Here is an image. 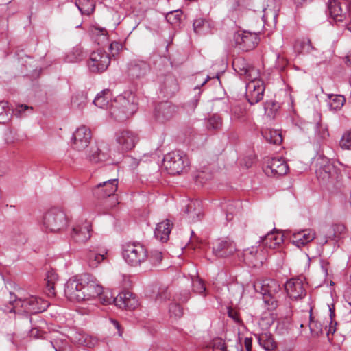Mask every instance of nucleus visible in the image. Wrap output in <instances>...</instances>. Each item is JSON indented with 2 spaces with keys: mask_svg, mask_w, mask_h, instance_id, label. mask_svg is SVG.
<instances>
[{
  "mask_svg": "<svg viewBox=\"0 0 351 351\" xmlns=\"http://www.w3.org/2000/svg\"><path fill=\"white\" fill-rule=\"evenodd\" d=\"M65 296L71 301L83 302L99 297L104 305L114 303L115 297L104 288L97 278L90 274H84L67 280L64 286Z\"/></svg>",
  "mask_w": 351,
  "mask_h": 351,
  "instance_id": "obj_1",
  "label": "nucleus"
},
{
  "mask_svg": "<svg viewBox=\"0 0 351 351\" xmlns=\"http://www.w3.org/2000/svg\"><path fill=\"white\" fill-rule=\"evenodd\" d=\"M138 108V99L135 93L127 90L118 95L111 103L110 113L116 120L123 121L132 116Z\"/></svg>",
  "mask_w": 351,
  "mask_h": 351,
  "instance_id": "obj_2",
  "label": "nucleus"
},
{
  "mask_svg": "<svg viewBox=\"0 0 351 351\" xmlns=\"http://www.w3.org/2000/svg\"><path fill=\"white\" fill-rule=\"evenodd\" d=\"M69 219L65 212L58 208H51L45 212L41 219L40 224L46 230L51 232H60L69 225Z\"/></svg>",
  "mask_w": 351,
  "mask_h": 351,
  "instance_id": "obj_3",
  "label": "nucleus"
},
{
  "mask_svg": "<svg viewBox=\"0 0 351 351\" xmlns=\"http://www.w3.org/2000/svg\"><path fill=\"white\" fill-rule=\"evenodd\" d=\"M122 255L131 266L140 265L147 258L145 247L138 242H128L122 245Z\"/></svg>",
  "mask_w": 351,
  "mask_h": 351,
  "instance_id": "obj_4",
  "label": "nucleus"
},
{
  "mask_svg": "<svg viewBox=\"0 0 351 351\" xmlns=\"http://www.w3.org/2000/svg\"><path fill=\"white\" fill-rule=\"evenodd\" d=\"M189 162L186 154L181 151H173L165 155L162 161L164 168L169 174H178L182 172L186 167L189 166Z\"/></svg>",
  "mask_w": 351,
  "mask_h": 351,
  "instance_id": "obj_5",
  "label": "nucleus"
},
{
  "mask_svg": "<svg viewBox=\"0 0 351 351\" xmlns=\"http://www.w3.org/2000/svg\"><path fill=\"white\" fill-rule=\"evenodd\" d=\"M139 141L138 134L131 130H119L114 134V143L119 152H125L132 149Z\"/></svg>",
  "mask_w": 351,
  "mask_h": 351,
  "instance_id": "obj_6",
  "label": "nucleus"
},
{
  "mask_svg": "<svg viewBox=\"0 0 351 351\" xmlns=\"http://www.w3.org/2000/svg\"><path fill=\"white\" fill-rule=\"evenodd\" d=\"M315 173L317 178L324 182H333L338 178V172L326 157H319L317 160Z\"/></svg>",
  "mask_w": 351,
  "mask_h": 351,
  "instance_id": "obj_7",
  "label": "nucleus"
},
{
  "mask_svg": "<svg viewBox=\"0 0 351 351\" xmlns=\"http://www.w3.org/2000/svg\"><path fill=\"white\" fill-rule=\"evenodd\" d=\"M246 84L245 97L251 105L256 104L263 98L265 84L259 77L255 79H248Z\"/></svg>",
  "mask_w": 351,
  "mask_h": 351,
  "instance_id": "obj_8",
  "label": "nucleus"
},
{
  "mask_svg": "<svg viewBox=\"0 0 351 351\" xmlns=\"http://www.w3.org/2000/svg\"><path fill=\"white\" fill-rule=\"evenodd\" d=\"M110 63L109 55L104 51L98 49L92 52L88 60V67L93 73L103 72Z\"/></svg>",
  "mask_w": 351,
  "mask_h": 351,
  "instance_id": "obj_9",
  "label": "nucleus"
},
{
  "mask_svg": "<svg viewBox=\"0 0 351 351\" xmlns=\"http://www.w3.org/2000/svg\"><path fill=\"white\" fill-rule=\"evenodd\" d=\"M118 188V180L111 179L99 183L93 189V193L98 198L110 197L112 206L118 204L117 198L114 195Z\"/></svg>",
  "mask_w": 351,
  "mask_h": 351,
  "instance_id": "obj_10",
  "label": "nucleus"
},
{
  "mask_svg": "<svg viewBox=\"0 0 351 351\" xmlns=\"http://www.w3.org/2000/svg\"><path fill=\"white\" fill-rule=\"evenodd\" d=\"M236 45L243 51H250L256 47L259 42L257 34L247 31H238L234 35Z\"/></svg>",
  "mask_w": 351,
  "mask_h": 351,
  "instance_id": "obj_11",
  "label": "nucleus"
},
{
  "mask_svg": "<svg viewBox=\"0 0 351 351\" xmlns=\"http://www.w3.org/2000/svg\"><path fill=\"white\" fill-rule=\"evenodd\" d=\"M287 295L293 300L304 298L306 295L303 280L300 278H293L287 280L285 285Z\"/></svg>",
  "mask_w": 351,
  "mask_h": 351,
  "instance_id": "obj_12",
  "label": "nucleus"
},
{
  "mask_svg": "<svg viewBox=\"0 0 351 351\" xmlns=\"http://www.w3.org/2000/svg\"><path fill=\"white\" fill-rule=\"evenodd\" d=\"M236 250L235 243L228 238L219 239L213 243V252L217 257L225 258L232 256Z\"/></svg>",
  "mask_w": 351,
  "mask_h": 351,
  "instance_id": "obj_13",
  "label": "nucleus"
},
{
  "mask_svg": "<svg viewBox=\"0 0 351 351\" xmlns=\"http://www.w3.org/2000/svg\"><path fill=\"white\" fill-rule=\"evenodd\" d=\"M90 139V129L84 125L81 126L73 134V147L77 151L84 150L89 145Z\"/></svg>",
  "mask_w": 351,
  "mask_h": 351,
  "instance_id": "obj_14",
  "label": "nucleus"
},
{
  "mask_svg": "<svg viewBox=\"0 0 351 351\" xmlns=\"http://www.w3.org/2000/svg\"><path fill=\"white\" fill-rule=\"evenodd\" d=\"M232 66L240 75L244 76L245 80L255 79L259 77V71L255 67L250 65L245 59L237 58L232 62Z\"/></svg>",
  "mask_w": 351,
  "mask_h": 351,
  "instance_id": "obj_15",
  "label": "nucleus"
},
{
  "mask_svg": "<svg viewBox=\"0 0 351 351\" xmlns=\"http://www.w3.org/2000/svg\"><path fill=\"white\" fill-rule=\"evenodd\" d=\"M91 224L87 221L76 224L72 230L71 237L77 243H85L90 237Z\"/></svg>",
  "mask_w": 351,
  "mask_h": 351,
  "instance_id": "obj_16",
  "label": "nucleus"
},
{
  "mask_svg": "<svg viewBox=\"0 0 351 351\" xmlns=\"http://www.w3.org/2000/svg\"><path fill=\"white\" fill-rule=\"evenodd\" d=\"M150 71L149 64L145 61L134 60L131 61L128 67V75L132 79L145 77Z\"/></svg>",
  "mask_w": 351,
  "mask_h": 351,
  "instance_id": "obj_17",
  "label": "nucleus"
},
{
  "mask_svg": "<svg viewBox=\"0 0 351 351\" xmlns=\"http://www.w3.org/2000/svg\"><path fill=\"white\" fill-rule=\"evenodd\" d=\"M114 304L119 308L131 311L138 306V300L133 293L125 291L115 297Z\"/></svg>",
  "mask_w": 351,
  "mask_h": 351,
  "instance_id": "obj_18",
  "label": "nucleus"
},
{
  "mask_svg": "<svg viewBox=\"0 0 351 351\" xmlns=\"http://www.w3.org/2000/svg\"><path fill=\"white\" fill-rule=\"evenodd\" d=\"M316 236L315 232L312 229H303L293 232L291 239L292 243L298 247H302L311 242Z\"/></svg>",
  "mask_w": 351,
  "mask_h": 351,
  "instance_id": "obj_19",
  "label": "nucleus"
},
{
  "mask_svg": "<svg viewBox=\"0 0 351 351\" xmlns=\"http://www.w3.org/2000/svg\"><path fill=\"white\" fill-rule=\"evenodd\" d=\"M289 171L287 163L282 158H272L265 169L268 176H280L285 175Z\"/></svg>",
  "mask_w": 351,
  "mask_h": 351,
  "instance_id": "obj_20",
  "label": "nucleus"
},
{
  "mask_svg": "<svg viewBox=\"0 0 351 351\" xmlns=\"http://www.w3.org/2000/svg\"><path fill=\"white\" fill-rule=\"evenodd\" d=\"M108 251L106 248L99 246H91L87 254V262L92 268H97L106 258Z\"/></svg>",
  "mask_w": 351,
  "mask_h": 351,
  "instance_id": "obj_21",
  "label": "nucleus"
},
{
  "mask_svg": "<svg viewBox=\"0 0 351 351\" xmlns=\"http://www.w3.org/2000/svg\"><path fill=\"white\" fill-rule=\"evenodd\" d=\"M243 258L245 263L252 267L261 265L265 259L257 247L254 246L243 250Z\"/></svg>",
  "mask_w": 351,
  "mask_h": 351,
  "instance_id": "obj_22",
  "label": "nucleus"
},
{
  "mask_svg": "<svg viewBox=\"0 0 351 351\" xmlns=\"http://www.w3.org/2000/svg\"><path fill=\"white\" fill-rule=\"evenodd\" d=\"M176 112V107L167 101L160 104L156 108V116L160 121L172 118Z\"/></svg>",
  "mask_w": 351,
  "mask_h": 351,
  "instance_id": "obj_23",
  "label": "nucleus"
},
{
  "mask_svg": "<svg viewBox=\"0 0 351 351\" xmlns=\"http://www.w3.org/2000/svg\"><path fill=\"white\" fill-rule=\"evenodd\" d=\"M191 222L199 221L203 217L202 208L199 200H192L186 206L185 210Z\"/></svg>",
  "mask_w": 351,
  "mask_h": 351,
  "instance_id": "obj_24",
  "label": "nucleus"
},
{
  "mask_svg": "<svg viewBox=\"0 0 351 351\" xmlns=\"http://www.w3.org/2000/svg\"><path fill=\"white\" fill-rule=\"evenodd\" d=\"M283 235L279 232H270L261 237V243L265 247L275 249L282 243Z\"/></svg>",
  "mask_w": 351,
  "mask_h": 351,
  "instance_id": "obj_25",
  "label": "nucleus"
},
{
  "mask_svg": "<svg viewBox=\"0 0 351 351\" xmlns=\"http://www.w3.org/2000/svg\"><path fill=\"white\" fill-rule=\"evenodd\" d=\"M173 223L169 220H165L156 225L154 236L156 239L164 243L168 241Z\"/></svg>",
  "mask_w": 351,
  "mask_h": 351,
  "instance_id": "obj_26",
  "label": "nucleus"
},
{
  "mask_svg": "<svg viewBox=\"0 0 351 351\" xmlns=\"http://www.w3.org/2000/svg\"><path fill=\"white\" fill-rule=\"evenodd\" d=\"M10 304L12 307L8 310L9 312L29 313V296L24 299H15V295L10 293Z\"/></svg>",
  "mask_w": 351,
  "mask_h": 351,
  "instance_id": "obj_27",
  "label": "nucleus"
},
{
  "mask_svg": "<svg viewBox=\"0 0 351 351\" xmlns=\"http://www.w3.org/2000/svg\"><path fill=\"white\" fill-rule=\"evenodd\" d=\"M329 14L335 21L341 22L346 17L341 3L337 0H330L328 4Z\"/></svg>",
  "mask_w": 351,
  "mask_h": 351,
  "instance_id": "obj_28",
  "label": "nucleus"
},
{
  "mask_svg": "<svg viewBox=\"0 0 351 351\" xmlns=\"http://www.w3.org/2000/svg\"><path fill=\"white\" fill-rule=\"evenodd\" d=\"M345 234L346 228L343 224H335L330 228L327 236L320 241V244L324 245L326 243L328 239L338 241L341 239Z\"/></svg>",
  "mask_w": 351,
  "mask_h": 351,
  "instance_id": "obj_29",
  "label": "nucleus"
},
{
  "mask_svg": "<svg viewBox=\"0 0 351 351\" xmlns=\"http://www.w3.org/2000/svg\"><path fill=\"white\" fill-rule=\"evenodd\" d=\"M258 344L266 351L274 350L277 345L271 333L265 332L255 335Z\"/></svg>",
  "mask_w": 351,
  "mask_h": 351,
  "instance_id": "obj_30",
  "label": "nucleus"
},
{
  "mask_svg": "<svg viewBox=\"0 0 351 351\" xmlns=\"http://www.w3.org/2000/svg\"><path fill=\"white\" fill-rule=\"evenodd\" d=\"M280 291V286L272 279L265 280L261 284V293L263 295H275Z\"/></svg>",
  "mask_w": 351,
  "mask_h": 351,
  "instance_id": "obj_31",
  "label": "nucleus"
},
{
  "mask_svg": "<svg viewBox=\"0 0 351 351\" xmlns=\"http://www.w3.org/2000/svg\"><path fill=\"white\" fill-rule=\"evenodd\" d=\"M47 306V303L41 298L34 295L29 296V313L35 314L44 311Z\"/></svg>",
  "mask_w": 351,
  "mask_h": 351,
  "instance_id": "obj_32",
  "label": "nucleus"
},
{
  "mask_svg": "<svg viewBox=\"0 0 351 351\" xmlns=\"http://www.w3.org/2000/svg\"><path fill=\"white\" fill-rule=\"evenodd\" d=\"M111 99V93L110 90L106 89L99 93L93 103L100 108H108L110 104L109 100Z\"/></svg>",
  "mask_w": 351,
  "mask_h": 351,
  "instance_id": "obj_33",
  "label": "nucleus"
},
{
  "mask_svg": "<svg viewBox=\"0 0 351 351\" xmlns=\"http://www.w3.org/2000/svg\"><path fill=\"white\" fill-rule=\"evenodd\" d=\"M312 307L310 308L308 315V327L310 332L313 337H317L323 332L324 326L321 321L315 320L312 315Z\"/></svg>",
  "mask_w": 351,
  "mask_h": 351,
  "instance_id": "obj_34",
  "label": "nucleus"
},
{
  "mask_svg": "<svg viewBox=\"0 0 351 351\" xmlns=\"http://www.w3.org/2000/svg\"><path fill=\"white\" fill-rule=\"evenodd\" d=\"M262 134L269 143L279 145L282 141V135L279 130L265 129L262 132Z\"/></svg>",
  "mask_w": 351,
  "mask_h": 351,
  "instance_id": "obj_35",
  "label": "nucleus"
},
{
  "mask_svg": "<svg viewBox=\"0 0 351 351\" xmlns=\"http://www.w3.org/2000/svg\"><path fill=\"white\" fill-rule=\"evenodd\" d=\"M327 105L330 110H338L343 106L346 99L343 95H328Z\"/></svg>",
  "mask_w": 351,
  "mask_h": 351,
  "instance_id": "obj_36",
  "label": "nucleus"
},
{
  "mask_svg": "<svg viewBox=\"0 0 351 351\" xmlns=\"http://www.w3.org/2000/svg\"><path fill=\"white\" fill-rule=\"evenodd\" d=\"M295 51L299 53H310L314 49L308 39L298 41L294 46Z\"/></svg>",
  "mask_w": 351,
  "mask_h": 351,
  "instance_id": "obj_37",
  "label": "nucleus"
},
{
  "mask_svg": "<svg viewBox=\"0 0 351 351\" xmlns=\"http://www.w3.org/2000/svg\"><path fill=\"white\" fill-rule=\"evenodd\" d=\"M222 126V119L218 114H213L207 120L208 130H219Z\"/></svg>",
  "mask_w": 351,
  "mask_h": 351,
  "instance_id": "obj_38",
  "label": "nucleus"
},
{
  "mask_svg": "<svg viewBox=\"0 0 351 351\" xmlns=\"http://www.w3.org/2000/svg\"><path fill=\"white\" fill-rule=\"evenodd\" d=\"M191 276L193 291L201 295L204 294L206 291V287L203 280L198 276H195V275H191Z\"/></svg>",
  "mask_w": 351,
  "mask_h": 351,
  "instance_id": "obj_39",
  "label": "nucleus"
},
{
  "mask_svg": "<svg viewBox=\"0 0 351 351\" xmlns=\"http://www.w3.org/2000/svg\"><path fill=\"white\" fill-rule=\"evenodd\" d=\"M58 276L57 274L51 271L48 272L47 278L45 279V284L47 291H49V294L52 295H55V281L57 280Z\"/></svg>",
  "mask_w": 351,
  "mask_h": 351,
  "instance_id": "obj_40",
  "label": "nucleus"
},
{
  "mask_svg": "<svg viewBox=\"0 0 351 351\" xmlns=\"http://www.w3.org/2000/svg\"><path fill=\"white\" fill-rule=\"evenodd\" d=\"M339 146L343 149L351 150V130L343 132L339 141Z\"/></svg>",
  "mask_w": 351,
  "mask_h": 351,
  "instance_id": "obj_41",
  "label": "nucleus"
},
{
  "mask_svg": "<svg viewBox=\"0 0 351 351\" xmlns=\"http://www.w3.org/2000/svg\"><path fill=\"white\" fill-rule=\"evenodd\" d=\"M10 118V112L8 109V104L5 101L0 102V124H5Z\"/></svg>",
  "mask_w": 351,
  "mask_h": 351,
  "instance_id": "obj_42",
  "label": "nucleus"
},
{
  "mask_svg": "<svg viewBox=\"0 0 351 351\" xmlns=\"http://www.w3.org/2000/svg\"><path fill=\"white\" fill-rule=\"evenodd\" d=\"M72 105L78 109H82L86 104V96L81 93L75 95L71 100Z\"/></svg>",
  "mask_w": 351,
  "mask_h": 351,
  "instance_id": "obj_43",
  "label": "nucleus"
},
{
  "mask_svg": "<svg viewBox=\"0 0 351 351\" xmlns=\"http://www.w3.org/2000/svg\"><path fill=\"white\" fill-rule=\"evenodd\" d=\"M315 135L321 139L326 138L329 136L327 125L322 121L317 122L315 125Z\"/></svg>",
  "mask_w": 351,
  "mask_h": 351,
  "instance_id": "obj_44",
  "label": "nucleus"
},
{
  "mask_svg": "<svg viewBox=\"0 0 351 351\" xmlns=\"http://www.w3.org/2000/svg\"><path fill=\"white\" fill-rule=\"evenodd\" d=\"M88 159L93 162H98L103 160L102 156L97 146H92L87 154Z\"/></svg>",
  "mask_w": 351,
  "mask_h": 351,
  "instance_id": "obj_45",
  "label": "nucleus"
},
{
  "mask_svg": "<svg viewBox=\"0 0 351 351\" xmlns=\"http://www.w3.org/2000/svg\"><path fill=\"white\" fill-rule=\"evenodd\" d=\"M169 312L170 317L174 319L180 318L183 315L182 308L177 303H173L170 305Z\"/></svg>",
  "mask_w": 351,
  "mask_h": 351,
  "instance_id": "obj_46",
  "label": "nucleus"
},
{
  "mask_svg": "<svg viewBox=\"0 0 351 351\" xmlns=\"http://www.w3.org/2000/svg\"><path fill=\"white\" fill-rule=\"evenodd\" d=\"M51 343L56 351H71L65 340L54 339Z\"/></svg>",
  "mask_w": 351,
  "mask_h": 351,
  "instance_id": "obj_47",
  "label": "nucleus"
},
{
  "mask_svg": "<svg viewBox=\"0 0 351 351\" xmlns=\"http://www.w3.org/2000/svg\"><path fill=\"white\" fill-rule=\"evenodd\" d=\"M147 258L152 265H157L162 259V253L157 250H152L149 255H147Z\"/></svg>",
  "mask_w": 351,
  "mask_h": 351,
  "instance_id": "obj_48",
  "label": "nucleus"
},
{
  "mask_svg": "<svg viewBox=\"0 0 351 351\" xmlns=\"http://www.w3.org/2000/svg\"><path fill=\"white\" fill-rule=\"evenodd\" d=\"M211 344L213 351H228L225 341L221 338L213 339Z\"/></svg>",
  "mask_w": 351,
  "mask_h": 351,
  "instance_id": "obj_49",
  "label": "nucleus"
},
{
  "mask_svg": "<svg viewBox=\"0 0 351 351\" xmlns=\"http://www.w3.org/2000/svg\"><path fill=\"white\" fill-rule=\"evenodd\" d=\"M75 4L82 14L89 15L93 12L95 9V5L92 3H90L88 6L82 3L80 1H79L78 3L76 2Z\"/></svg>",
  "mask_w": 351,
  "mask_h": 351,
  "instance_id": "obj_50",
  "label": "nucleus"
},
{
  "mask_svg": "<svg viewBox=\"0 0 351 351\" xmlns=\"http://www.w3.org/2000/svg\"><path fill=\"white\" fill-rule=\"evenodd\" d=\"M95 340L92 339V338L88 335L85 334H79V338L77 339V342L80 345H82L87 347H91L94 345Z\"/></svg>",
  "mask_w": 351,
  "mask_h": 351,
  "instance_id": "obj_51",
  "label": "nucleus"
},
{
  "mask_svg": "<svg viewBox=\"0 0 351 351\" xmlns=\"http://www.w3.org/2000/svg\"><path fill=\"white\" fill-rule=\"evenodd\" d=\"M171 294L167 288H160L156 295V300L158 302H162L170 298Z\"/></svg>",
  "mask_w": 351,
  "mask_h": 351,
  "instance_id": "obj_52",
  "label": "nucleus"
},
{
  "mask_svg": "<svg viewBox=\"0 0 351 351\" xmlns=\"http://www.w3.org/2000/svg\"><path fill=\"white\" fill-rule=\"evenodd\" d=\"M329 310H330V317L328 318L329 320H327L326 322L328 323L330 321V324H329L328 326L327 325H326L324 327V329L326 331V335L328 336L330 334L335 333V332L336 331V326H337V322H333L332 319V314L334 313L331 311V308H330Z\"/></svg>",
  "mask_w": 351,
  "mask_h": 351,
  "instance_id": "obj_53",
  "label": "nucleus"
},
{
  "mask_svg": "<svg viewBox=\"0 0 351 351\" xmlns=\"http://www.w3.org/2000/svg\"><path fill=\"white\" fill-rule=\"evenodd\" d=\"M263 299L265 303L271 309H274L277 306V301L275 298V295H263Z\"/></svg>",
  "mask_w": 351,
  "mask_h": 351,
  "instance_id": "obj_54",
  "label": "nucleus"
},
{
  "mask_svg": "<svg viewBox=\"0 0 351 351\" xmlns=\"http://www.w3.org/2000/svg\"><path fill=\"white\" fill-rule=\"evenodd\" d=\"M91 34L93 36H101L104 40H107V31L101 27H93L91 28Z\"/></svg>",
  "mask_w": 351,
  "mask_h": 351,
  "instance_id": "obj_55",
  "label": "nucleus"
},
{
  "mask_svg": "<svg viewBox=\"0 0 351 351\" xmlns=\"http://www.w3.org/2000/svg\"><path fill=\"white\" fill-rule=\"evenodd\" d=\"M243 114L244 112L240 107L235 106L232 109L231 119L232 120L239 119L243 117Z\"/></svg>",
  "mask_w": 351,
  "mask_h": 351,
  "instance_id": "obj_56",
  "label": "nucleus"
},
{
  "mask_svg": "<svg viewBox=\"0 0 351 351\" xmlns=\"http://www.w3.org/2000/svg\"><path fill=\"white\" fill-rule=\"evenodd\" d=\"M122 49L121 43L119 42H112L109 46V50L114 56Z\"/></svg>",
  "mask_w": 351,
  "mask_h": 351,
  "instance_id": "obj_57",
  "label": "nucleus"
},
{
  "mask_svg": "<svg viewBox=\"0 0 351 351\" xmlns=\"http://www.w3.org/2000/svg\"><path fill=\"white\" fill-rule=\"evenodd\" d=\"M228 315L229 317L232 318L235 322L239 323L240 322L237 312L230 307L228 308Z\"/></svg>",
  "mask_w": 351,
  "mask_h": 351,
  "instance_id": "obj_58",
  "label": "nucleus"
},
{
  "mask_svg": "<svg viewBox=\"0 0 351 351\" xmlns=\"http://www.w3.org/2000/svg\"><path fill=\"white\" fill-rule=\"evenodd\" d=\"M204 20L202 19L195 20L193 22V28L195 32H198L199 29L204 25Z\"/></svg>",
  "mask_w": 351,
  "mask_h": 351,
  "instance_id": "obj_59",
  "label": "nucleus"
},
{
  "mask_svg": "<svg viewBox=\"0 0 351 351\" xmlns=\"http://www.w3.org/2000/svg\"><path fill=\"white\" fill-rule=\"evenodd\" d=\"M110 322L112 324V326L115 329L117 330V332H118L119 336H121L122 333H123V330L121 329V325L119 324V323L117 320L113 319H110Z\"/></svg>",
  "mask_w": 351,
  "mask_h": 351,
  "instance_id": "obj_60",
  "label": "nucleus"
},
{
  "mask_svg": "<svg viewBox=\"0 0 351 351\" xmlns=\"http://www.w3.org/2000/svg\"><path fill=\"white\" fill-rule=\"evenodd\" d=\"M30 336L38 339L43 337L42 332L37 328H33L29 332Z\"/></svg>",
  "mask_w": 351,
  "mask_h": 351,
  "instance_id": "obj_61",
  "label": "nucleus"
},
{
  "mask_svg": "<svg viewBox=\"0 0 351 351\" xmlns=\"http://www.w3.org/2000/svg\"><path fill=\"white\" fill-rule=\"evenodd\" d=\"M244 346L246 351H251L252 347V341L250 338H245L244 340Z\"/></svg>",
  "mask_w": 351,
  "mask_h": 351,
  "instance_id": "obj_62",
  "label": "nucleus"
},
{
  "mask_svg": "<svg viewBox=\"0 0 351 351\" xmlns=\"http://www.w3.org/2000/svg\"><path fill=\"white\" fill-rule=\"evenodd\" d=\"M344 298L348 304L351 306V287L348 288L344 292Z\"/></svg>",
  "mask_w": 351,
  "mask_h": 351,
  "instance_id": "obj_63",
  "label": "nucleus"
},
{
  "mask_svg": "<svg viewBox=\"0 0 351 351\" xmlns=\"http://www.w3.org/2000/svg\"><path fill=\"white\" fill-rule=\"evenodd\" d=\"M28 108H29V107L27 105H20V106H17V108H16V111L19 114H21L22 112L25 111Z\"/></svg>",
  "mask_w": 351,
  "mask_h": 351,
  "instance_id": "obj_64",
  "label": "nucleus"
}]
</instances>
